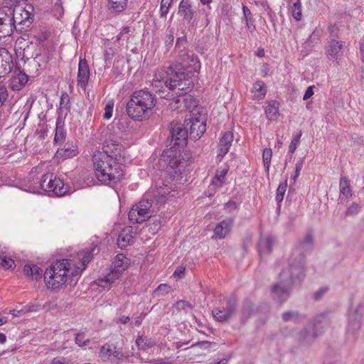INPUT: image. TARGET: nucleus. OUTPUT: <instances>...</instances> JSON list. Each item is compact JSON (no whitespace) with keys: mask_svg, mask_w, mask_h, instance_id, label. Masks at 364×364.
I'll return each mask as SVG.
<instances>
[{"mask_svg":"<svg viewBox=\"0 0 364 364\" xmlns=\"http://www.w3.org/2000/svg\"><path fill=\"white\" fill-rule=\"evenodd\" d=\"M172 191L173 188L164 184L156 193H146L142 199L129 210V220L133 223H142L151 218L165 204L166 196Z\"/></svg>","mask_w":364,"mask_h":364,"instance_id":"obj_1","label":"nucleus"},{"mask_svg":"<svg viewBox=\"0 0 364 364\" xmlns=\"http://www.w3.org/2000/svg\"><path fill=\"white\" fill-rule=\"evenodd\" d=\"M306 277V269L302 265L294 262L288 264L279 274V280L272 289L271 294L274 300L279 304H284L289 298L293 288L300 285Z\"/></svg>","mask_w":364,"mask_h":364,"instance_id":"obj_2","label":"nucleus"},{"mask_svg":"<svg viewBox=\"0 0 364 364\" xmlns=\"http://www.w3.org/2000/svg\"><path fill=\"white\" fill-rule=\"evenodd\" d=\"M105 153H95L92 162L97 178L102 183L112 185L119 182L124 176L121 161H117Z\"/></svg>","mask_w":364,"mask_h":364,"instance_id":"obj_3","label":"nucleus"},{"mask_svg":"<svg viewBox=\"0 0 364 364\" xmlns=\"http://www.w3.org/2000/svg\"><path fill=\"white\" fill-rule=\"evenodd\" d=\"M155 95L146 90L134 92L126 105L127 115L132 119L142 121L146 119L155 107Z\"/></svg>","mask_w":364,"mask_h":364,"instance_id":"obj_4","label":"nucleus"},{"mask_svg":"<svg viewBox=\"0 0 364 364\" xmlns=\"http://www.w3.org/2000/svg\"><path fill=\"white\" fill-rule=\"evenodd\" d=\"M70 263L66 259L57 260L44 272V281L48 288L59 289L68 281Z\"/></svg>","mask_w":364,"mask_h":364,"instance_id":"obj_5","label":"nucleus"},{"mask_svg":"<svg viewBox=\"0 0 364 364\" xmlns=\"http://www.w3.org/2000/svg\"><path fill=\"white\" fill-rule=\"evenodd\" d=\"M181 157L180 149L170 147L162 152L159 159V166L175 179L181 174L185 166Z\"/></svg>","mask_w":364,"mask_h":364,"instance_id":"obj_6","label":"nucleus"},{"mask_svg":"<svg viewBox=\"0 0 364 364\" xmlns=\"http://www.w3.org/2000/svg\"><path fill=\"white\" fill-rule=\"evenodd\" d=\"M164 85L170 90H176V103L181 102V95L187 94L193 87V81L189 74L184 72H172L168 79L164 81Z\"/></svg>","mask_w":364,"mask_h":364,"instance_id":"obj_7","label":"nucleus"},{"mask_svg":"<svg viewBox=\"0 0 364 364\" xmlns=\"http://www.w3.org/2000/svg\"><path fill=\"white\" fill-rule=\"evenodd\" d=\"M124 341L120 336H116L105 343L100 349V355L107 358L112 363L120 364L127 358L124 351Z\"/></svg>","mask_w":364,"mask_h":364,"instance_id":"obj_8","label":"nucleus"},{"mask_svg":"<svg viewBox=\"0 0 364 364\" xmlns=\"http://www.w3.org/2000/svg\"><path fill=\"white\" fill-rule=\"evenodd\" d=\"M314 247V235L311 231L305 235L304 239L299 242L298 245L293 249L291 255L288 259V264L294 262L295 264L300 263L303 269L305 267V254L311 252Z\"/></svg>","mask_w":364,"mask_h":364,"instance_id":"obj_9","label":"nucleus"},{"mask_svg":"<svg viewBox=\"0 0 364 364\" xmlns=\"http://www.w3.org/2000/svg\"><path fill=\"white\" fill-rule=\"evenodd\" d=\"M33 7L31 4L26 5V8L18 7L12 9L14 14V25H16L15 30L20 33L26 32L33 22Z\"/></svg>","mask_w":364,"mask_h":364,"instance_id":"obj_10","label":"nucleus"},{"mask_svg":"<svg viewBox=\"0 0 364 364\" xmlns=\"http://www.w3.org/2000/svg\"><path fill=\"white\" fill-rule=\"evenodd\" d=\"M324 331L321 322L314 321L309 323L296 335V340L299 346H309Z\"/></svg>","mask_w":364,"mask_h":364,"instance_id":"obj_11","label":"nucleus"},{"mask_svg":"<svg viewBox=\"0 0 364 364\" xmlns=\"http://www.w3.org/2000/svg\"><path fill=\"white\" fill-rule=\"evenodd\" d=\"M170 136L167 138V143L171 148H183L187 143L188 132L184 123L172 122L169 127Z\"/></svg>","mask_w":364,"mask_h":364,"instance_id":"obj_12","label":"nucleus"},{"mask_svg":"<svg viewBox=\"0 0 364 364\" xmlns=\"http://www.w3.org/2000/svg\"><path fill=\"white\" fill-rule=\"evenodd\" d=\"M237 300L235 294H232L225 299V303L221 306L214 308L212 311L216 321L225 323L229 321L237 309Z\"/></svg>","mask_w":364,"mask_h":364,"instance_id":"obj_13","label":"nucleus"},{"mask_svg":"<svg viewBox=\"0 0 364 364\" xmlns=\"http://www.w3.org/2000/svg\"><path fill=\"white\" fill-rule=\"evenodd\" d=\"M363 306L359 304L353 311H349L347 333L355 340L359 334L363 318Z\"/></svg>","mask_w":364,"mask_h":364,"instance_id":"obj_14","label":"nucleus"},{"mask_svg":"<svg viewBox=\"0 0 364 364\" xmlns=\"http://www.w3.org/2000/svg\"><path fill=\"white\" fill-rule=\"evenodd\" d=\"M11 21H14L12 8H0V38L10 36L14 33L16 25Z\"/></svg>","mask_w":364,"mask_h":364,"instance_id":"obj_15","label":"nucleus"},{"mask_svg":"<svg viewBox=\"0 0 364 364\" xmlns=\"http://www.w3.org/2000/svg\"><path fill=\"white\" fill-rule=\"evenodd\" d=\"M49 60L50 58L47 54L36 55L35 58H28L25 61L23 70L28 73V77H36L40 75L41 70L46 68Z\"/></svg>","mask_w":364,"mask_h":364,"instance_id":"obj_16","label":"nucleus"},{"mask_svg":"<svg viewBox=\"0 0 364 364\" xmlns=\"http://www.w3.org/2000/svg\"><path fill=\"white\" fill-rule=\"evenodd\" d=\"M183 123L187 130L189 128L190 138L195 141L199 139L206 130L205 119H199L195 114L190 115V118L186 119Z\"/></svg>","mask_w":364,"mask_h":364,"instance_id":"obj_17","label":"nucleus"},{"mask_svg":"<svg viewBox=\"0 0 364 364\" xmlns=\"http://www.w3.org/2000/svg\"><path fill=\"white\" fill-rule=\"evenodd\" d=\"M177 62L181 66V68L187 70L191 68L196 70L200 68V63L197 55L192 50H181V55H177Z\"/></svg>","mask_w":364,"mask_h":364,"instance_id":"obj_18","label":"nucleus"},{"mask_svg":"<svg viewBox=\"0 0 364 364\" xmlns=\"http://www.w3.org/2000/svg\"><path fill=\"white\" fill-rule=\"evenodd\" d=\"M122 146L117 141L108 139L103 144L102 151H97L96 153H105L110 156L109 158H113L117 161H122Z\"/></svg>","mask_w":364,"mask_h":364,"instance_id":"obj_19","label":"nucleus"},{"mask_svg":"<svg viewBox=\"0 0 364 364\" xmlns=\"http://www.w3.org/2000/svg\"><path fill=\"white\" fill-rule=\"evenodd\" d=\"M14 65L12 55L5 48H0V78L9 74Z\"/></svg>","mask_w":364,"mask_h":364,"instance_id":"obj_20","label":"nucleus"},{"mask_svg":"<svg viewBox=\"0 0 364 364\" xmlns=\"http://www.w3.org/2000/svg\"><path fill=\"white\" fill-rule=\"evenodd\" d=\"M60 145V147L58 149L55 153V157L57 159L64 160L68 158H73L79 153L77 146L72 141H68Z\"/></svg>","mask_w":364,"mask_h":364,"instance_id":"obj_21","label":"nucleus"},{"mask_svg":"<svg viewBox=\"0 0 364 364\" xmlns=\"http://www.w3.org/2000/svg\"><path fill=\"white\" fill-rule=\"evenodd\" d=\"M28 80V75L24 71H21L18 68H16L13 72L9 87L13 90H21L27 83Z\"/></svg>","mask_w":364,"mask_h":364,"instance_id":"obj_22","label":"nucleus"},{"mask_svg":"<svg viewBox=\"0 0 364 364\" xmlns=\"http://www.w3.org/2000/svg\"><path fill=\"white\" fill-rule=\"evenodd\" d=\"M196 11L193 8L190 0H181L179 6L178 14L180 15L183 21L186 22L188 24L193 25V18Z\"/></svg>","mask_w":364,"mask_h":364,"instance_id":"obj_23","label":"nucleus"},{"mask_svg":"<svg viewBox=\"0 0 364 364\" xmlns=\"http://www.w3.org/2000/svg\"><path fill=\"white\" fill-rule=\"evenodd\" d=\"M90 78V69L85 59L80 60L77 72V85L85 90Z\"/></svg>","mask_w":364,"mask_h":364,"instance_id":"obj_24","label":"nucleus"},{"mask_svg":"<svg viewBox=\"0 0 364 364\" xmlns=\"http://www.w3.org/2000/svg\"><path fill=\"white\" fill-rule=\"evenodd\" d=\"M233 222V219L228 218L219 223L214 229L215 236L219 239L225 238L230 232Z\"/></svg>","mask_w":364,"mask_h":364,"instance_id":"obj_25","label":"nucleus"},{"mask_svg":"<svg viewBox=\"0 0 364 364\" xmlns=\"http://www.w3.org/2000/svg\"><path fill=\"white\" fill-rule=\"evenodd\" d=\"M346 46L344 41L336 40L331 41L327 49V54L330 60H337L342 54V50Z\"/></svg>","mask_w":364,"mask_h":364,"instance_id":"obj_26","label":"nucleus"},{"mask_svg":"<svg viewBox=\"0 0 364 364\" xmlns=\"http://www.w3.org/2000/svg\"><path fill=\"white\" fill-rule=\"evenodd\" d=\"M99 249L97 245L91 244L88 247H86L83 251L79 253L82 269L86 268L87 264L92 260L94 255H97Z\"/></svg>","mask_w":364,"mask_h":364,"instance_id":"obj_27","label":"nucleus"},{"mask_svg":"<svg viewBox=\"0 0 364 364\" xmlns=\"http://www.w3.org/2000/svg\"><path fill=\"white\" fill-rule=\"evenodd\" d=\"M132 233V227H127L120 232L117 238V245L119 248L124 249L133 243V236Z\"/></svg>","mask_w":364,"mask_h":364,"instance_id":"obj_28","label":"nucleus"},{"mask_svg":"<svg viewBox=\"0 0 364 364\" xmlns=\"http://www.w3.org/2000/svg\"><path fill=\"white\" fill-rule=\"evenodd\" d=\"M130 259L127 258L124 254L119 253L116 255L114 261L112 262V269L122 274L123 272L129 267Z\"/></svg>","mask_w":364,"mask_h":364,"instance_id":"obj_29","label":"nucleus"},{"mask_svg":"<svg viewBox=\"0 0 364 364\" xmlns=\"http://www.w3.org/2000/svg\"><path fill=\"white\" fill-rule=\"evenodd\" d=\"M274 243V239L272 236L261 237L258 242L257 250L260 256L270 254L272 251V247Z\"/></svg>","mask_w":364,"mask_h":364,"instance_id":"obj_30","label":"nucleus"},{"mask_svg":"<svg viewBox=\"0 0 364 364\" xmlns=\"http://www.w3.org/2000/svg\"><path fill=\"white\" fill-rule=\"evenodd\" d=\"M168 78L169 76L168 75L164 77L160 76V78H159L156 75L155 77L153 79L151 85L155 90L156 92H158L160 95V97L161 98L171 99L173 97V95H170V93L163 95L164 92V88L166 87L164 85V81ZM166 88L168 87H166Z\"/></svg>","mask_w":364,"mask_h":364,"instance_id":"obj_31","label":"nucleus"},{"mask_svg":"<svg viewBox=\"0 0 364 364\" xmlns=\"http://www.w3.org/2000/svg\"><path fill=\"white\" fill-rule=\"evenodd\" d=\"M339 200L341 202H346L347 200L352 196L350 181L346 176H341L339 183Z\"/></svg>","mask_w":364,"mask_h":364,"instance_id":"obj_32","label":"nucleus"},{"mask_svg":"<svg viewBox=\"0 0 364 364\" xmlns=\"http://www.w3.org/2000/svg\"><path fill=\"white\" fill-rule=\"evenodd\" d=\"M232 140L233 134L230 132H227L223 134L219 143V156H223L229 151Z\"/></svg>","mask_w":364,"mask_h":364,"instance_id":"obj_33","label":"nucleus"},{"mask_svg":"<svg viewBox=\"0 0 364 364\" xmlns=\"http://www.w3.org/2000/svg\"><path fill=\"white\" fill-rule=\"evenodd\" d=\"M66 137V132L63 128V122L62 119L58 117L56 120L55 134L54 137V144H63L65 142Z\"/></svg>","mask_w":364,"mask_h":364,"instance_id":"obj_34","label":"nucleus"},{"mask_svg":"<svg viewBox=\"0 0 364 364\" xmlns=\"http://www.w3.org/2000/svg\"><path fill=\"white\" fill-rule=\"evenodd\" d=\"M25 275L38 281L42 277L43 270L37 264H27L23 267Z\"/></svg>","mask_w":364,"mask_h":364,"instance_id":"obj_35","label":"nucleus"},{"mask_svg":"<svg viewBox=\"0 0 364 364\" xmlns=\"http://www.w3.org/2000/svg\"><path fill=\"white\" fill-rule=\"evenodd\" d=\"M282 318L284 322L299 323L305 319V316L297 311H287L282 314Z\"/></svg>","mask_w":364,"mask_h":364,"instance_id":"obj_36","label":"nucleus"},{"mask_svg":"<svg viewBox=\"0 0 364 364\" xmlns=\"http://www.w3.org/2000/svg\"><path fill=\"white\" fill-rule=\"evenodd\" d=\"M289 4L293 18L296 21H301L302 18L301 0H289Z\"/></svg>","mask_w":364,"mask_h":364,"instance_id":"obj_37","label":"nucleus"},{"mask_svg":"<svg viewBox=\"0 0 364 364\" xmlns=\"http://www.w3.org/2000/svg\"><path fill=\"white\" fill-rule=\"evenodd\" d=\"M128 0H108L109 9L113 13H121L127 6Z\"/></svg>","mask_w":364,"mask_h":364,"instance_id":"obj_38","label":"nucleus"},{"mask_svg":"<svg viewBox=\"0 0 364 364\" xmlns=\"http://www.w3.org/2000/svg\"><path fill=\"white\" fill-rule=\"evenodd\" d=\"M70 186L58 178L53 188V193L57 196H63L69 192Z\"/></svg>","mask_w":364,"mask_h":364,"instance_id":"obj_39","label":"nucleus"},{"mask_svg":"<svg viewBox=\"0 0 364 364\" xmlns=\"http://www.w3.org/2000/svg\"><path fill=\"white\" fill-rule=\"evenodd\" d=\"M179 98L187 109L191 110L198 106V100L191 95H186V94H183Z\"/></svg>","mask_w":364,"mask_h":364,"instance_id":"obj_40","label":"nucleus"},{"mask_svg":"<svg viewBox=\"0 0 364 364\" xmlns=\"http://www.w3.org/2000/svg\"><path fill=\"white\" fill-rule=\"evenodd\" d=\"M279 103L277 100H270L267 102L265 107V114L267 117H272L276 116L279 111Z\"/></svg>","mask_w":364,"mask_h":364,"instance_id":"obj_41","label":"nucleus"},{"mask_svg":"<svg viewBox=\"0 0 364 364\" xmlns=\"http://www.w3.org/2000/svg\"><path fill=\"white\" fill-rule=\"evenodd\" d=\"M255 307L254 304L249 299H246L242 307V315L245 319L250 317L254 313Z\"/></svg>","mask_w":364,"mask_h":364,"instance_id":"obj_42","label":"nucleus"},{"mask_svg":"<svg viewBox=\"0 0 364 364\" xmlns=\"http://www.w3.org/2000/svg\"><path fill=\"white\" fill-rule=\"evenodd\" d=\"M136 345L139 350H146L152 347L153 344L146 336H139L136 339Z\"/></svg>","mask_w":364,"mask_h":364,"instance_id":"obj_43","label":"nucleus"},{"mask_svg":"<svg viewBox=\"0 0 364 364\" xmlns=\"http://www.w3.org/2000/svg\"><path fill=\"white\" fill-rule=\"evenodd\" d=\"M228 173V169L223 168L222 170H218L215 173V176L212 179V184L217 186H221L223 184V180Z\"/></svg>","mask_w":364,"mask_h":364,"instance_id":"obj_44","label":"nucleus"},{"mask_svg":"<svg viewBox=\"0 0 364 364\" xmlns=\"http://www.w3.org/2000/svg\"><path fill=\"white\" fill-rule=\"evenodd\" d=\"M272 156V151L270 148H265L262 153V159L266 172H269Z\"/></svg>","mask_w":364,"mask_h":364,"instance_id":"obj_45","label":"nucleus"},{"mask_svg":"<svg viewBox=\"0 0 364 364\" xmlns=\"http://www.w3.org/2000/svg\"><path fill=\"white\" fill-rule=\"evenodd\" d=\"M53 177V173H46L43 175L41 178L38 181L39 187L44 191H46L49 183H51Z\"/></svg>","mask_w":364,"mask_h":364,"instance_id":"obj_46","label":"nucleus"},{"mask_svg":"<svg viewBox=\"0 0 364 364\" xmlns=\"http://www.w3.org/2000/svg\"><path fill=\"white\" fill-rule=\"evenodd\" d=\"M173 0H161L160 5V17L166 18Z\"/></svg>","mask_w":364,"mask_h":364,"instance_id":"obj_47","label":"nucleus"},{"mask_svg":"<svg viewBox=\"0 0 364 364\" xmlns=\"http://www.w3.org/2000/svg\"><path fill=\"white\" fill-rule=\"evenodd\" d=\"M253 90L255 92H259V98L263 99L267 92V86L262 80H258L253 85Z\"/></svg>","mask_w":364,"mask_h":364,"instance_id":"obj_48","label":"nucleus"},{"mask_svg":"<svg viewBox=\"0 0 364 364\" xmlns=\"http://www.w3.org/2000/svg\"><path fill=\"white\" fill-rule=\"evenodd\" d=\"M75 341L78 346L85 347L90 343V340L89 338H85V332H80L76 334Z\"/></svg>","mask_w":364,"mask_h":364,"instance_id":"obj_49","label":"nucleus"},{"mask_svg":"<svg viewBox=\"0 0 364 364\" xmlns=\"http://www.w3.org/2000/svg\"><path fill=\"white\" fill-rule=\"evenodd\" d=\"M287 187V180L279 185L277 190V195H276V200L278 203H280L283 200L284 193L286 192Z\"/></svg>","mask_w":364,"mask_h":364,"instance_id":"obj_50","label":"nucleus"},{"mask_svg":"<svg viewBox=\"0 0 364 364\" xmlns=\"http://www.w3.org/2000/svg\"><path fill=\"white\" fill-rule=\"evenodd\" d=\"M301 134V131H299L296 135L294 136L289 146V153L293 154L296 151L297 146L299 144Z\"/></svg>","mask_w":364,"mask_h":364,"instance_id":"obj_51","label":"nucleus"},{"mask_svg":"<svg viewBox=\"0 0 364 364\" xmlns=\"http://www.w3.org/2000/svg\"><path fill=\"white\" fill-rule=\"evenodd\" d=\"M150 229L153 232H156L160 230L162 226V221L161 218H156L154 215L151 219V223L149 224Z\"/></svg>","mask_w":364,"mask_h":364,"instance_id":"obj_52","label":"nucleus"},{"mask_svg":"<svg viewBox=\"0 0 364 364\" xmlns=\"http://www.w3.org/2000/svg\"><path fill=\"white\" fill-rule=\"evenodd\" d=\"M121 276V274H118V272L112 269L111 272L105 276V279L102 281V282H105L109 284H112L116 279H119Z\"/></svg>","mask_w":364,"mask_h":364,"instance_id":"obj_53","label":"nucleus"},{"mask_svg":"<svg viewBox=\"0 0 364 364\" xmlns=\"http://www.w3.org/2000/svg\"><path fill=\"white\" fill-rule=\"evenodd\" d=\"M171 287L166 284H161L154 291L156 296L164 295L169 292Z\"/></svg>","mask_w":364,"mask_h":364,"instance_id":"obj_54","label":"nucleus"},{"mask_svg":"<svg viewBox=\"0 0 364 364\" xmlns=\"http://www.w3.org/2000/svg\"><path fill=\"white\" fill-rule=\"evenodd\" d=\"M70 97L67 93H63L60 97V109L65 108L66 110L69 111L70 109Z\"/></svg>","mask_w":364,"mask_h":364,"instance_id":"obj_55","label":"nucleus"},{"mask_svg":"<svg viewBox=\"0 0 364 364\" xmlns=\"http://www.w3.org/2000/svg\"><path fill=\"white\" fill-rule=\"evenodd\" d=\"M168 33H166L164 38V44L167 50H169L174 41L173 32L172 30L168 31Z\"/></svg>","mask_w":364,"mask_h":364,"instance_id":"obj_56","label":"nucleus"},{"mask_svg":"<svg viewBox=\"0 0 364 364\" xmlns=\"http://www.w3.org/2000/svg\"><path fill=\"white\" fill-rule=\"evenodd\" d=\"M360 210L359 204L353 203L346 211V215H353L357 214Z\"/></svg>","mask_w":364,"mask_h":364,"instance_id":"obj_57","label":"nucleus"},{"mask_svg":"<svg viewBox=\"0 0 364 364\" xmlns=\"http://www.w3.org/2000/svg\"><path fill=\"white\" fill-rule=\"evenodd\" d=\"M14 264V261L11 258H6V257H2L1 259V266L3 268L8 269H10Z\"/></svg>","mask_w":364,"mask_h":364,"instance_id":"obj_58","label":"nucleus"},{"mask_svg":"<svg viewBox=\"0 0 364 364\" xmlns=\"http://www.w3.org/2000/svg\"><path fill=\"white\" fill-rule=\"evenodd\" d=\"M328 287H321L316 291H315L313 294V299L315 301L320 300L323 296L328 291Z\"/></svg>","mask_w":364,"mask_h":364,"instance_id":"obj_59","label":"nucleus"},{"mask_svg":"<svg viewBox=\"0 0 364 364\" xmlns=\"http://www.w3.org/2000/svg\"><path fill=\"white\" fill-rule=\"evenodd\" d=\"M8 97V92L6 87L0 83V106H1Z\"/></svg>","mask_w":364,"mask_h":364,"instance_id":"obj_60","label":"nucleus"},{"mask_svg":"<svg viewBox=\"0 0 364 364\" xmlns=\"http://www.w3.org/2000/svg\"><path fill=\"white\" fill-rule=\"evenodd\" d=\"M113 103H108L105 105V113H104V118L105 119H109L112 116V112H113Z\"/></svg>","mask_w":364,"mask_h":364,"instance_id":"obj_61","label":"nucleus"},{"mask_svg":"<svg viewBox=\"0 0 364 364\" xmlns=\"http://www.w3.org/2000/svg\"><path fill=\"white\" fill-rule=\"evenodd\" d=\"M50 364H74L70 360L61 357V358H54Z\"/></svg>","mask_w":364,"mask_h":364,"instance_id":"obj_62","label":"nucleus"},{"mask_svg":"<svg viewBox=\"0 0 364 364\" xmlns=\"http://www.w3.org/2000/svg\"><path fill=\"white\" fill-rule=\"evenodd\" d=\"M242 11L244 16L246 19V24L248 28L249 26V21H252V13L250 10L245 5L242 6Z\"/></svg>","mask_w":364,"mask_h":364,"instance_id":"obj_63","label":"nucleus"},{"mask_svg":"<svg viewBox=\"0 0 364 364\" xmlns=\"http://www.w3.org/2000/svg\"><path fill=\"white\" fill-rule=\"evenodd\" d=\"M252 245V236L247 235L242 240V248L245 252H247L249 247Z\"/></svg>","mask_w":364,"mask_h":364,"instance_id":"obj_64","label":"nucleus"}]
</instances>
